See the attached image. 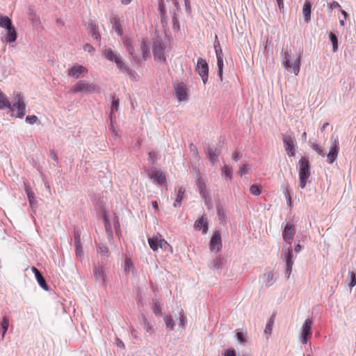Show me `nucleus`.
<instances>
[{
    "label": "nucleus",
    "mask_w": 356,
    "mask_h": 356,
    "mask_svg": "<svg viewBox=\"0 0 356 356\" xmlns=\"http://www.w3.org/2000/svg\"><path fill=\"white\" fill-rule=\"evenodd\" d=\"M125 45H126V47H127V51H128L129 54L131 56H132L133 59L134 60V61H135L136 63H140V58H139L137 55H136V54H134V47H133V46H132V44H131V42H130V40H127L125 41Z\"/></svg>",
    "instance_id": "obj_28"
},
{
    "label": "nucleus",
    "mask_w": 356,
    "mask_h": 356,
    "mask_svg": "<svg viewBox=\"0 0 356 356\" xmlns=\"http://www.w3.org/2000/svg\"><path fill=\"white\" fill-rule=\"evenodd\" d=\"M272 323H268L266 325V327H265V333H270L271 331H272Z\"/></svg>",
    "instance_id": "obj_63"
},
{
    "label": "nucleus",
    "mask_w": 356,
    "mask_h": 356,
    "mask_svg": "<svg viewBox=\"0 0 356 356\" xmlns=\"http://www.w3.org/2000/svg\"><path fill=\"white\" fill-rule=\"evenodd\" d=\"M15 99V102L13 105L10 104L11 109L9 110L10 111L17 110V113L16 114V117L22 118L25 115L26 104L24 103V99L19 93L16 94Z\"/></svg>",
    "instance_id": "obj_7"
},
{
    "label": "nucleus",
    "mask_w": 356,
    "mask_h": 356,
    "mask_svg": "<svg viewBox=\"0 0 356 356\" xmlns=\"http://www.w3.org/2000/svg\"><path fill=\"white\" fill-rule=\"evenodd\" d=\"M74 241H75V244L81 243L80 234L76 231H74Z\"/></svg>",
    "instance_id": "obj_62"
},
{
    "label": "nucleus",
    "mask_w": 356,
    "mask_h": 356,
    "mask_svg": "<svg viewBox=\"0 0 356 356\" xmlns=\"http://www.w3.org/2000/svg\"><path fill=\"white\" fill-rule=\"evenodd\" d=\"M220 153V149L218 147H208L206 150L207 159L211 164H214Z\"/></svg>",
    "instance_id": "obj_19"
},
{
    "label": "nucleus",
    "mask_w": 356,
    "mask_h": 356,
    "mask_svg": "<svg viewBox=\"0 0 356 356\" xmlns=\"http://www.w3.org/2000/svg\"><path fill=\"white\" fill-rule=\"evenodd\" d=\"M222 246V244L220 233L219 231H216L210 241V250L211 251L216 250V252H219L220 251Z\"/></svg>",
    "instance_id": "obj_12"
},
{
    "label": "nucleus",
    "mask_w": 356,
    "mask_h": 356,
    "mask_svg": "<svg viewBox=\"0 0 356 356\" xmlns=\"http://www.w3.org/2000/svg\"><path fill=\"white\" fill-rule=\"evenodd\" d=\"M159 11L160 13L161 20L162 23L166 22V12L164 6V3L162 0H160L159 2Z\"/></svg>",
    "instance_id": "obj_33"
},
{
    "label": "nucleus",
    "mask_w": 356,
    "mask_h": 356,
    "mask_svg": "<svg viewBox=\"0 0 356 356\" xmlns=\"http://www.w3.org/2000/svg\"><path fill=\"white\" fill-rule=\"evenodd\" d=\"M179 326L181 327L182 329H184L187 324V318L183 313L179 314Z\"/></svg>",
    "instance_id": "obj_43"
},
{
    "label": "nucleus",
    "mask_w": 356,
    "mask_h": 356,
    "mask_svg": "<svg viewBox=\"0 0 356 356\" xmlns=\"http://www.w3.org/2000/svg\"><path fill=\"white\" fill-rule=\"evenodd\" d=\"M88 33L97 42H100L101 35L99 32V27L94 22H90L88 26Z\"/></svg>",
    "instance_id": "obj_18"
},
{
    "label": "nucleus",
    "mask_w": 356,
    "mask_h": 356,
    "mask_svg": "<svg viewBox=\"0 0 356 356\" xmlns=\"http://www.w3.org/2000/svg\"><path fill=\"white\" fill-rule=\"evenodd\" d=\"M302 13L305 22H308L310 20V15L312 13V4L309 1H306L305 2Z\"/></svg>",
    "instance_id": "obj_23"
},
{
    "label": "nucleus",
    "mask_w": 356,
    "mask_h": 356,
    "mask_svg": "<svg viewBox=\"0 0 356 356\" xmlns=\"http://www.w3.org/2000/svg\"><path fill=\"white\" fill-rule=\"evenodd\" d=\"M0 109H11L10 103L7 97L0 91Z\"/></svg>",
    "instance_id": "obj_26"
},
{
    "label": "nucleus",
    "mask_w": 356,
    "mask_h": 356,
    "mask_svg": "<svg viewBox=\"0 0 356 356\" xmlns=\"http://www.w3.org/2000/svg\"><path fill=\"white\" fill-rule=\"evenodd\" d=\"M140 49L143 53V59H146V55L147 54V47L145 42H143L140 45Z\"/></svg>",
    "instance_id": "obj_53"
},
{
    "label": "nucleus",
    "mask_w": 356,
    "mask_h": 356,
    "mask_svg": "<svg viewBox=\"0 0 356 356\" xmlns=\"http://www.w3.org/2000/svg\"><path fill=\"white\" fill-rule=\"evenodd\" d=\"M237 340L241 343H244L246 341V338L245 334L241 332H238L236 333Z\"/></svg>",
    "instance_id": "obj_52"
},
{
    "label": "nucleus",
    "mask_w": 356,
    "mask_h": 356,
    "mask_svg": "<svg viewBox=\"0 0 356 356\" xmlns=\"http://www.w3.org/2000/svg\"><path fill=\"white\" fill-rule=\"evenodd\" d=\"M160 238H159L158 236H153L151 238H148L149 246L152 250L156 251L159 249Z\"/></svg>",
    "instance_id": "obj_31"
},
{
    "label": "nucleus",
    "mask_w": 356,
    "mask_h": 356,
    "mask_svg": "<svg viewBox=\"0 0 356 356\" xmlns=\"http://www.w3.org/2000/svg\"><path fill=\"white\" fill-rule=\"evenodd\" d=\"M224 356H236V351L234 349H227L225 351Z\"/></svg>",
    "instance_id": "obj_58"
},
{
    "label": "nucleus",
    "mask_w": 356,
    "mask_h": 356,
    "mask_svg": "<svg viewBox=\"0 0 356 356\" xmlns=\"http://www.w3.org/2000/svg\"><path fill=\"white\" fill-rule=\"evenodd\" d=\"M119 108V99H113L111 110V113L110 114L111 118H113V113L115 111H117Z\"/></svg>",
    "instance_id": "obj_42"
},
{
    "label": "nucleus",
    "mask_w": 356,
    "mask_h": 356,
    "mask_svg": "<svg viewBox=\"0 0 356 356\" xmlns=\"http://www.w3.org/2000/svg\"><path fill=\"white\" fill-rule=\"evenodd\" d=\"M9 327V319L6 316H3L0 323V328L1 332V339H3L5 334Z\"/></svg>",
    "instance_id": "obj_24"
},
{
    "label": "nucleus",
    "mask_w": 356,
    "mask_h": 356,
    "mask_svg": "<svg viewBox=\"0 0 356 356\" xmlns=\"http://www.w3.org/2000/svg\"><path fill=\"white\" fill-rule=\"evenodd\" d=\"M88 73V70L83 65H75L72 67L67 72V75L74 79H78L84 77Z\"/></svg>",
    "instance_id": "obj_11"
},
{
    "label": "nucleus",
    "mask_w": 356,
    "mask_h": 356,
    "mask_svg": "<svg viewBox=\"0 0 356 356\" xmlns=\"http://www.w3.org/2000/svg\"><path fill=\"white\" fill-rule=\"evenodd\" d=\"M149 177L150 179H153L159 185H164L166 184V178L165 176L163 174V172L160 170H152L149 174Z\"/></svg>",
    "instance_id": "obj_16"
},
{
    "label": "nucleus",
    "mask_w": 356,
    "mask_h": 356,
    "mask_svg": "<svg viewBox=\"0 0 356 356\" xmlns=\"http://www.w3.org/2000/svg\"><path fill=\"white\" fill-rule=\"evenodd\" d=\"M250 193L255 196H258L261 194V189L259 186L253 184L250 187Z\"/></svg>",
    "instance_id": "obj_44"
},
{
    "label": "nucleus",
    "mask_w": 356,
    "mask_h": 356,
    "mask_svg": "<svg viewBox=\"0 0 356 356\" xmlns=\"http://www.w3.org/2000/svg\"><path fill=\"white\" fill-rule=\"evenodd\" d=\"M296 234L294 225L290 222H287L284 227L282 237L285 244L284 245L282 253L281 259L285 262V276L288 279L289 278L291 272L293 262L292 261V249H291V241L293 236Z\"/></svg>",
    "instance_id": "obj_1"
},
{
    "label": "nucleus",
    "mask_w": 356,
    "mask_h": 356,
    "mask_svg": "<svg viewBox=\"0 0 356 356\" xmlns=\"http://www.w3.org/2000/svg\"><path fill=\"white\" fill-rule=\"evenodd\" d=\"M121 72H126L129 76H134L136 74V72L130 68H129L125 63H124V67L118 68Z\"/></svg>",
    "instance_id": "obj_48"
},
{
    "label": "nucleus",
    "mask_w": 356,
    "mask_h": 356,
    "mask_svg": "<svg viewBox=\"0 0 356 356\" xmlns=\"http://www.w3.org/2000/svg\"><path fill=\"white\" fill-rule=\"evenodd\" d=\"M111 23L113 24V29L115 31V32L118 35H122L123 34V31L121 27L120 19L115 16L113 17Z\"/></svg>",
    "instance_id": "obj_25"
},
{
    "label": "nucleus",
    "mask_w": 356,
    "mask_h": 356,
    "mask_svg": "<svg viewBox=\"0 0 356 356\" xmlns=\"http://www.w3.org/2000/svg\"><path fill=\"white\" fill-rule=\"evenodd\" d=\"M223 65L224 64H217L218 66V76L220 79L222 81V72H223Z\"/></svg>",
    "instance_id": "obj_57"
},
{
    "label": "nucleus",
    "mask_w": 356,
    "mask_h": 356,
    "mask_svg": "<svg viewBox=\"0 0 356 356\" xmlns=\"http://www.w3.org/2000/svg\"><path fill=\"white\" fill-rule=\"evenodd\" d=\"M159 248L170 253H172L173 252L172 246L163 238H160Z\"/></svg>",
    "instance_id": "obj_37"
},
{
    "label": "nucleus",
    "mask_w": 356,
    "mask_h": 356,
    "mask_svg": "<svg viewBox=\"0 0 356 356\" xmlns=\"http://www.w3.org/2000/svg\"><path fill=\"white\" fill-rule=\"evenodd\" d=\"M195 71L201 76L203 83L205 84L209 77V65L205 59L202 58L197 59Z\"/></svg>",
    "instance_id": "obj_8"
},
{
    "label": "nucleus",
    "mask_w": 356,
    "mask_h": 356,
    "mask_svg": "<svg viewBox=\"0 0 356 356\" xmlns=\"http://www.w3.org/2000/svg\"><path fill=\"white\" fill-rule=\"evenodd\" d=\"M110 130L112 131V134H113V138L114 140H117L118 138H120V135L118 134V131H116V129H115L113 123L111 122V128H110Z\"/></svg>",
    "instance_id": "obj_54"
},
{
    "label": "nucleus",
    "mask_w": 356,
    "mask_h": 356,
    "mask_svg": "<svg viewBox=\"0 0 356 356\" xmlns=\"http://www.w3.org/2000/svg\"><path fill=\"white\" fill-rule=\"evenodd\" d=\"M50 156L55 161H58V157L57 154H56V152L54 150H51L50 151Z\"/></svg>",
    "instance_id": "obj_64"
},
{
    "label": "nucleus",
    "mask_w": 356,
    "mask_h": 356,
    "mask_svg": "<svg viewBox=\"0 0 356 356\" xmlns=\"http://www.w3.org/2000/svg\"><path fill=\"white\" fill-rule=\"evenodd\" d=\"M194 229L198 231L202 229V234H206L207 232L208 224L207 222V218L204 215L195 222Z\"/></svg>",
    "instance_id": "obj_21"
},
{
    "label": "nucleus",
    "mask_w": 356,
    "mask_h": 356,
    "mask_svg": "<svg viewBox=\"0 0 356 356\" xmlns=\"http://www.w3.org/2000/svg\"><path fill=\"white\" fill-rule=\"evenodd\" d=\"M164 50L165 47L161 40H157L154 42L152 52L155 60L161 63L165 62L166 58Z\"/></svg>",
    "instance_id": "obj_9"
},
{
    "label": "nucleus",
    "mask_w": 356,
    "mask_h": 356,
    "mask_svg": "<svg viewBox=\"0 0 356 356\" xmlns=\"http://www.w3.org/2000/svg\"><path fill=\"white\" fill-rule=\"evenodd\" d=\"M250 171V168L249 165L245 163L239 168L238 173L241 176H243V175L249 174Z\"/></svg>",
    "instance_id": "obj_41"
},
{
    "label": "nucleus",
    "mask_w": 356,
    "mask_h": 356,
    "mask_svg": "<svg viewBox=\"0 0 356 356\" xmlns=\"http://www.w3.org/2000/svg\"><path fill=\"white\" fill-rule=\"evenodd\" d=\"M184 193H185V188L183 186H180L178 189V193L177 195L175 201L173 204V206L175 207H179L181 206Z\"/></svg>",
    "instance_id": "obj_27"
},
{
    "label": "nucleus",
    "mask_w": 356,
    "mask_h": 356,
    "mask_svg": "<svg viewBox=\"0 0 356 356\" xmlns=\"http://www.w3.org/2000/svg\"><path fill=\"white\" fill-rule=\"evenodd\" d=\"M26 122L29 124H34L35 123H38L39 120L38 118L36 115H27L26 118Z\"/></svg>",
    "instance_id": "obj_45"
},
{
    "label": "nucleus",
    "mask_w": 356,
    "mask_h": 356,
    "mask_svg": "<svg viewBox=\"0 0 356 356\" xmlns=\"http://www.w3.org/2000/svg\"><path fill=\"white\" fill-rule=\"evenodd\" d=\"M76 255L77 257L81 258L83 256V248L81 243H76Z\"/></svg>",
    "instance_id": "obj_50"
},
{
    "label": "nucleus",
    "mask_w": 356,
    "mask_h": 356,
    "mask_svg": "<svg viewBox=\"0 0 356 356\" xmlns=\"http://www.w3.org/2000/svg\"><path fill=\"white\" fill-rule=\"evenodd\" d=\"M6 33L2 37V40L6 43H12L15 42L17 38V31L15 27L12 26L6 29Z\"/></svg>",
    "instance_id": "obj_14"
},
{
    "label": "nucleus",
    "mask_w": 356,
    "mask_h": 356,
    "mask_svg": "<svg viewBox=\"0 0 356 356\" xmlns=\"http://www.w3.org/2000/svg\"><path fill=\"white\" fill-rule=\"evenodd\" d=\"M216 58H217V64H223V53L222 49H218L215 51Z\"/></svg>",
    "instance_id": "obj_47"
},
{
    "label": "nucleus",
    "mask_w": 356,
    "mask_h": 356,
    "mask_svg": "<svg viewBox=\"0 0 356 356\" xmlns=\"http://www.w3.org/2000/svg\"><path fill=\"white\" fill-rule=\"evenodd\" d=\"M83 50L85 51H87L91 54H92L94 52H95V49L94 47L90 44H86L84 46H83Z\"/></svg>",
    "instance_id": "obj_55"
},
{
    "label": "nucleus",
    "mask_w": 356,
    "mask_h": 356,
    "mask_svg": "<svg viewBox=\"0 0 356 356\" xmlns=\"http://www.w3.org/2000/svg\"><path fill=\"white\" fill-rule=\"evenodd\" d=\"M222 176L226 177L229 180L232 179V169L230 166L225 164L221 171Z\"/></svg>",
    "instance_id": "obj_36"
},
{
    "label": "nucleus",
    "mask_w": 356,
    "mask_h": 356,
    "mask_svg": "<svg viewBox=\"0 0 356 356\" xmlns=\"http://www.w3.org/2000/svg\"><path fill=\"white\" fill-rule=\"evenodd\" d=\"M104 56L108 60L115 62L118 68L124 67V62L121 60L120 54L113 51L111 48H105Z\"/></svg>",
    "instance_id": "obj_10"
},
{
    "label": "nucleus",
    "mask_w": 356,
    "mask_h": 356,
    "mask_svg": "<svg viewBox=\"0 0 356 356\" xmlns=\"http://www.w3.org/2000/svg\"><path fill=\"white\" fill-rule=\"evenodd\" d=\"M213 47H214L215 51L218 50V49H222L221 47H220V42L218 40L217 35H216V40L213 43Z\"/></svg>",
    "instance_id": "obj_60"
},
{
    "label": "nucleus",
    "mask_w": 356,
    "mask_h": 356,
    "mask_svg": "<svg viewBox=\"0 0 356 356\" xmlns=\"http://www.w3.org/2000/svg\"><path fill=\"white\" fill-rule=\"evenodd\" d=\"M312 329V320L308 318L302 326L301 339L303 343H307Z\"/></svg>",
    "instance_id": "obj_17"
},
{
    "label": "nucleus",
    "mask_w": 356,
    "mask_h": 356,
    "mask_svg": "<svg viewBox=\"0 0 356 356\" xmlns=\"http://www.w3.org/2000/svg\"><path fill=\"white\" fill-rule=\"evenodd\" d=\"M108 271V268L106 264H98L95 265L93 273L96 282H99L103 286H106Z\"/></svg>",
    "instance_id": "obj_6"
},
{
    "label": "nucleus",
    "mask_w": 356,
    "mask_h": 356,
    "mask_svg": "<svg viewBox=\"0 0 356 356\" xmlns=\"http://www.w3.org/2000/svg\"><path fill=\"white\" fill-rule=\"evenodd\" d=\"M152 310H153L154 314L156 316H161V315H162L161 308V305L159 301L154 300V306H153Z\"/></svg>",
    "instance_id": "obj_39"
},
{
    "label": "nucleus",
    "mask_w": 356,
    "mask_h": 356,
    "mask_svg": "<svg viewBox=\"0 0 356 356\" xmlns=\"http://www.w3.org/2000/svg\"><path fill=\"white\" fill-rule=\"evenodd\" d=\"M176 96L179 102L186 101L187 99V92L184 83H178L174 86Z\"/></svg>",
    "instance_id": "obj_15"
},
{
    "label": "nucleus",
    "mask_w": 356,
    "mask_h": 356,
    "mask_svg": "<svg viewBox=\"0 0 356 356\" xmlns=\"http://www.w3.org/2000/svg\"><path fill=\"white\" fill-rule=\"evenodd\" d=\"M283 65L284 67L291 73L298 74L300 71V62L298 58H291L288 51L282 53Z\"/></svg>",
    "instance_id": "obj_5"
},
{
    "label": "nucleus",
    "mask_w": 356,
    "mask_h": 356,
    "mask_svg": "<svg viewBox=\"0 0 356 356\" xmlns=\"http://www.w3.org/2000/svg\"><path fill=\"white\" fill-rule=\"evenodd\" d=\"M172 19V23H173V29L177 31H179V29H180L179 23L178 18L177 17V14L175 13H173Z\"/></svg>",
    "instance_id": "obj_46"
},
{
    "label": "nucleus",
    "mask_w": 356,
    "mask_h": 356,
    "mask_svg": "<svg viewBox=\"0 0 356 356\" xmlns=\"http://www.w3.org/2000/svg\"><path fill=\"white\" fill-rule=\"evenodd\" d=\"M141 140H138L137 142L133 145V149L134 151H138L140 149Z\"/></svg>",
    "instance_id": "obj_61"
},
{
    "label": "nucleus",
    "mask_w": 356,
    "mask_h": 356,
    "mask_svg": "<svg viewBox=\"0 0 356 356\" xmlns=\"http://www.w3.org/2000/svg\"><path fill=\"white\" fill-rule=\"evenodd\" d=\"M131 260L129 258H126L125 264H124V270L125 272H128L129 270V268L132 266Z\"/></svg>",
    "instance_id": "obj_56"
},
{
    "label": "nucleus",
    "mask_w": 356,
    "mask_h": 356,
    "mask_svg": "<svg viewBox=\"0 0 356 356\" xmlns=\"http://www.w3.org/2000/svg\"><path fill=\"white\" fill-rule=\"evenodd\" d=\"M349 275L350 277V282L349 283V286L350 288H352L356 285V273L354 272H349Z\"/></svg>",
    "instance_id": "obj_49"
},
{
    "label": "nucleus",
    "mask_w": 356,
    "mask_h": 356,
    "mask_svg": "<svg viewBox=\"0 0 356 356\" xmlns=\"http://www.w3.org/2000/svg\"><path fill=\"white\" fill-rule=\"evenodd\" d=\"M184 6H185V8H186V10L188 14H190L191 13V5H190V1L189 0H184Z\"/></svg>",
    "instance_id": "obj_59"
},
{
    "label": "nucleus",
    "mask_w": 356,
    "mask_h": 356,
    "mask_svg": "<svg viewBox=\"0 0 356 356\" xmlns=\"http://www.w3.org/2000/svg\"><path fill=\"white\" fill-rule=\"evenodd\" d=\"M299 178H300V187L304 188L306 186L307 180L308 179L309 172V161L305 157L299 161Z\"/></svg>",
    "instance_id": "obj_3"
},
{
    "label": "nucleus",
    "mask_w": 356,
    "mask_h": 356,
    "mask_svg": "<svg viewBox=\"0 0 356 356\" xmlns=\"http://www.w3.org/2000/svg\"><path fill=\"white\" fill-rule=\"evenodd\" d=\"M70 92L72 93H83L86 95H90L91 93H100L101 88L99 86L94 83H89L86 80L78 81L74 84L71 88Z\"/></svg>",
    "instance_id": "obj_2"
},
{
    "label": "nucleus",
    "mask_w": 356,
    "mask_h": 356,
    "mask_svg": "<svg viewBox=\"0 0 356 356\" xmlns=\"http://www.w3.org/2000/svg\"><path fill=\"white\" fill-rule=\"evenodd\" d=\"M143 327L145 332L149 334H152L154 332L153 326L149 323L145 316H143Z\"/></svg>",
    "instance_id": "obj_29"
},
{
    "label": "nucleus",
    "mask_w": 356,
    "mask_h": 356,
    "mask_svg": "<svg viewBox=\"0 0 356 356\" xmlns=\"http://www.w3.org/2000/svg\"><path fill=\"white\" fill-rule=\"evenodd\" d=\"M242 158V154L241 152L236 149L232 155V159L234 161H239Z\"/></svg>",
    "instance_id": "obj_51"
},
{
    "label": "nucleus",
    "mask_w": 356,
    "mask_h": 356,
    "mask_svg": "<svg viewBox=\"0 0 356 356\" xmlns=\"http://www.w3.org/2000/svg\"><path fill=\"white\" fill-rule=\"evenodd\" d=\"M282 140L286 154L289 157L295 156L297 148V143L295 136L291 134L286 133L282 134Z\"/></svg>",
    "instance_id": "obj_4"
},
{
    "label": "nucleus",
    "mask_w": 356,
    "mask_h": 356,
    "mask_svg": "<svg viewBox=\"0 0 356 356\" xmlns=\"http://www.w3.org/2000/svg\"><path fill=\"white\" fill-rule=\"evenodd\" d=\"M32 271L34 273L35 279L40 287L45 291H49V286L40 270L35 267H32Z\"/></svg>",
    "instance_id": "obj_20"
},
{
    "label": "nucleus",
    "mask_w": 356,
    "mask_h": 356,
    "mask_svg": "<svg viewBox=\"0 0 356 356\" xmlns=\"http://www.w3.org/2000/svg\"><path fill=\"white\" fill-rule=\"evenodd\" d=\"M24 190L27 195L29 202L31 207H35L37 204L36 200L34 196L33 192L31 191L30 186L24 183Z\"/></svg>",
    "instance_id": "obj_22"
},
{
    "label": "nucleus",
    "mask_w": 356,
    "mask_h": 356,
    "mask_svg": "<svg viewBox=\"0 0 356 356\" xmlns=\"http://www.w3.org/2000/svg\"><path fill=\"white\" fill-rule=\"evenodd\" d=\"M10 26H12L11 19L7 16L0 15V27L6 29Z\"/></svg>",
    "instance_id": "obj_35"
},
{
    "label": "nucleus",
    "mask_w": 356,
    "mask_h": 356,
    "mask_svg": "<svg viewBox=\"0 0 356 356\" xmlns=\"http://www.w3.org/2000/svg\"><path fill=\"white\" fill-rule=\"evenodd\" d=\"M339 152V144L337 140H334L330 147L329 153L327 154V161L332 163L337 158Z\"/></svg>",
    "instance_id": "obj_13"
},
{
    "label": "nucleus",
    "mask_w": 356,
    "mask_h": 356,
    "mask_svg": "<svg viewBox=\"0 0 356 356\" xmlns=\"http://www.w3.org/2000/svg\"><path fill=\"white\" fill-rule=\"evenodd\" d=\"M330 41L332 44L333 51L336 52L338 49V39L335 34L330 33Z\"/></svg>",
    "instance_id": "obj_40"
},
{
    "label": "nucleus",
    "mask_w": 356,
    "mask_h": 356,
    "mask_svg": "<svg viewBox=\"0 0 356 356\" xmlns=\"http://www.w3.org/2000/svg\"><path fill=\"white\" fill-rule=\"evenodd\" d=\"M164 323L167 329L170 331L174 330L175 323L170 315H168L164 318Z\"/></svg>",
    "instance_id": "obj_34"
},
{
    "label": "nucleus",
    "mask_w": 356,
    "mask_h": 356,
    "mask_svg": "<svg viewBox=\"0 0 356 356\" xmlns=\"http://www.w3.org/2000/svg\"><path fill=\"white\" fill-rule=\"evenodd\" d=\"M222 268V261L220 257H216L212 261V268L219 270Z\"/></svg>",
    "instance_id": "obj_38"
},
{
    "label": "nucleus",
    "mask_w": 356,
    "mask_h": 356,
    "mask_svg": "<svg viewBox=\"0 0 356 356\" xmlns=\"http://www.w3.org/2000/svg\"><path fill=\"white\" fill-rule=\"evenodd\" d=\"M197 186L202 197H204L206 195V184L202 178H198L197 180Z\"/></svg>",
    "instance_id": "obj_30"
},
{
    "label": "nucleus",
    "mask_w": 356,
    "mask_h": 356,
    "mask_svg": "<svg viewBox=\"0 0 356 356\" xmlns=\"http://www.w3.org/2000/svg\"><path fill=\"white\" fill-rule=\"evenodd\" d=\"M264 282L267 287H270L274 283V275L273 272L269 271L264 275Z\"/></svg>",
    "instance_id": "obj_32"
}]
</instances>
